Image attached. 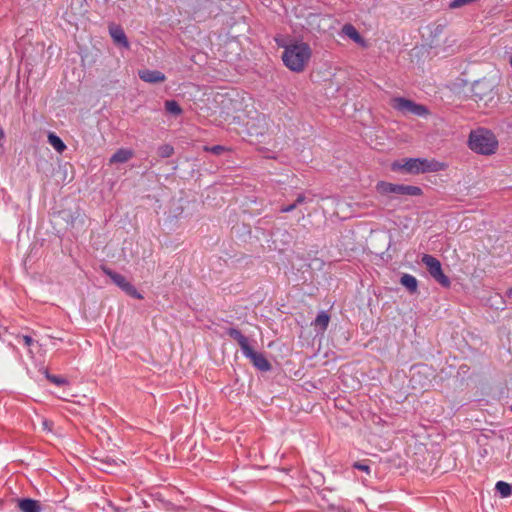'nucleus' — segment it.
Wrapping results in <instances>:
<instances>
[{
  "instance_id": "f8f14e48",
  "label": "nucleus",
  "mask_w": 512,
  "mask_h": 512,
  "mask_svg": "<svg viewBox=\"0 0 512 512\" xmlns=\"http://www.w3.org/2000/svg\"><path fill=\"white\" fill-rule=\"evenodd\" d=\"M131 149L120 148L110 158V163H126L133 157Z\"/></svg>"
},
{
  "instance_id": "5701e85b",
  "label": "nucleus",
  "mask_w": 512,
  "mask_h": 512,
  "mask_svg": "<svg viewBox=\"0 0 512 512\" xmlns=\"http://www.w3.org/2000/svg\"><path fill=\"white\" fill-rule=\"evenodd\" d=\"M353 468L358 469V470H361V471H363V472H365V473H367V474H369V473H370V471H371V469H370V466H369V465H367L366 463H361V462H355V463L353 464Z\"/></svg>"
},
{
  "instance_id": "9b49d317",
  "label": "nucleus",
  "mask_w": 512,
  "mask_h": 512,
  "mask_svg": "<svg viewBox=\"0 0 512 512\" xmlns=\"http://www.w3.org/2000/svg\"><path fill=\"white\" fill-rule=\"evenodd\" d=\"M18 508L21 512H41L39 501L31 498H23L18 500Z\"/></svg>"
},
{
  "instance_id": "c85d7f7f",
  "label": "nucleus",
  "mask_w": 512,
  "mask_h": 512,
  "mask_svg": "<svg viewBox=\"0 0 512 512\" xmlns=\"http://www.w3.org/2000/svg\"><path fill=\"white\" fill-rule=\"evenodd\" d=\"M415 376H416V373H414V374L412 375V377H411V381H412V382H416V378H415Z\"/></svg>"
},
{
  "instance_id": "393cba45",
  "label": "nucleus",
  "mask_w": 512,
  "mask_h": 512,
  "mask_svg": "<svg viewBox=\"0 0 512 512\" xmlns=\"http://www.w3.org/2000/svg\"><path fill=\"white\" fill-rule=\"evenodd\" d=\"M205 150L210 151L211 153H213L215 155H220L225 150V148L221 145H215L212 147H205Z\"/></svg>"
},
{
  "instance_id": "bb28decb",
  "label": "nucleus",
  "mask_w": 512,
  "mask_h": 512,
  "mask_svg": "<svg viewBox=\"0 0 512 512\" xmlns=\"http://www.w3.org/2000/svg\"><path fill=\"white\" fill-rule=\"evenodd\" d=\"M307 201V198L306 196L302 193V194H299L294 202V204H296V207L298 205H301L303 203H305Z\"/></svg>"
},
{
  "instance_id": "473e14b6",
  "label": "nucleus",
  "mask_w": 512,
  "mask_h": 512,
  "mask_svg": "<svg viewBox=\"0 0 512 512\" xmlns=\"http://www.w3.org/2000/svg\"><path fill=\"white\" fill-rule=\"evenodd\" d=\"M510 410L512 411V406L510 407Z\"/></svg>"
},
{
  "instance_id": "39448f33",
  "label": "nucleus",
  "mask_w": 512,
  "mask_h": 512,
  "mask_svg": "<svg viewBox=\"0 0 512 512\" xmlns=\"http://www.w3.org/2000/svg\"><path fill=\"white\" fill-rule=\"evenodd\" d=\"M391 106L404 116L415 115L426 117L429 115V110L425 105L418 104L404 97H394L391 100Z\"/></svg>"
},
{
  "instance_id": "cd10ccee",
  "label": "nucleus",
  "mask_w": 512,
  "mask_h": 512,
  "mask_svg": "<svg viewBox=\"0 0 512 512\" xmlns=\"http://www.w3.org/2000/svg\"><path fill=\"white\" fill-rule=\"evenodd\" d=\"M296 208V204L292 203L290 205H287V206H283L280 211L282 213H289V212H292L294 209Z\"/></svg>"
},
{
  "instance_id": "4be33fe9",
  "label": "nucleus",
  "mask_w": 512,
  "mask_h": 512,
  "mask_svg": "<svg viewBox=\"0 0 512 512\" xmlns=\"http://www.w3.org/2000/svg\"><path fill=\"white\" fill-rule=\"evenodd\" d=\"M17 339H21L23 344L28 348H30L35 343V340L29 335H18ZM29 354L31 357H33V352L31 349H29Z\"/></svg>"
},
{
  "instance_id": "f3484780",
  "label": "nucleus",
  "mask_w": 512,
  "mask_h": 512,
  "mask_svg": "<svg viewBox=\"0 0 512 512\" xmlns=\"http://www.w3.org/2000/svg\"><path fill=\"white\" fill-rule=\"evenodd\" d=\"M164 105L166 112L171 115L179 116L183 112L182 108L175 100H166Z\"/></svg>"
},
{
  "instance_id": "b1692460",
  "label": "nucleus",
  "mask_w": 512,
  "mask_h": 512,
  "mask_svg": "<svg viewBox=\"0 0 512 512\" xmlns=\"http://www.w3.org/2000/svg\"><path fill=\"white\" fill-rule=\"evenodd\" d=\"M482 88V84L477 82L474 87H473V96L479 100H482L483 99V93L481 91H478V90H481Z\"/></svg>"
},
{
  "instance_id": "c756f323",
  "label": "nucleus",
  "mask_w": 512,
  "mask_h": 512,
  "mask_svg": "<svg viewBox=\"0 0 512 512\" xmlns=\"http://www.w3.org/2000/svg\"><path fill=\"white\" fill-rule=\"evenodd\" d=\"M504 306L496 305V309H503Z\"/></svg>"
},
{
  "instance_id": "20e7f679",
  "label": "nucleus",
  "mask_w": 512,
  "mask_h": 512,
  "mask_svg": "<svg viewBox=\"0 0 512 512\" xmlns=\"http://www.w3.org/2000/svg\"><path fill=\"white\" fill-rule=\"evenodd\" d=\"M468 145L477 154L492 155L497 151L498 140L490 130L479 128L470 132Z\"/></svg>"
},
{
  "instance_id": "1a4fd4ad",
  "label": "nucleus",
  "mask_w": 512,
  "mask_h": 512,
  "mask_svg": "<svg viewBox=\"0 0 512 512\" xmlns=\"http://www.w3.org/2000/svg\"><path fill=\"white\" fill-rule=\"evenodd\" d=\"M139 78L150 84L161 83L166 80L164 73L158 70L142 69L138 71Z\"/></svg>"
},
{
  "instance_id": "6e6552de",
  "label": "nucleus",
  "mask_w": 512,
  "mask_h": 512,
  "mask_svg": "<svg viewBox=\"0 0 512 512\" xmlns=\"http://www.w3.org/2000/svg\"><path fill=\"white\" fill-rule=\"evenodd\" d=\"M102 271L128 296L139 300L143 299V295L139 293L137 289L129 281H127V279L122 274H119L107 267H102Z\"/></svg>"
},
{
  "instance_id": "0eeeda50",
  "label": "nucleus",
  "mask_w": 512,
  "mask_h": 512,
  "mask_svg": "<svg viewBox=\"0 0 512 512\" xmlns=\"http://www.w3.org/2000/svg\"><path fill=\"white\" fill-rule=\"evenodd\" d=\"M422 263L426 266L431 277L441 286L445 288L450 286V279L443 273L441 263L437 258L429 254H424Z\"/></svg>"
},
{
  "instance_id": "412c9836",
  "label": "nucleus",
  "mask_w": 512,
  "mask_h": 512,
  "mask_svg": "<svg viewBox=\"0 0 512 512\" xmlns=\"http://www.w3.org/2000/svg\"><path fill=\"white\" fill-rule=\"evenodd\" d=\"M477 1L478 0H452L448 4V7L450 9H458V8H461L463 6L472 4V3L477 2Z\"/></svg>"
},
{
  "instance_id": "ddd939ff",
  "label": "nucleus",
  "mask_w": 512,
  "mask_h": 512,
  "mask_svg": "<svg viewBox=\"0 0 512 512\" xmlns=\"http://www.w3.org/2000/svg\"><path fill=\"white\" fill-rule=\"evenodd\" d=\"M400 284L403 285L410 293L417 292L418 281L416 277L411 274H403L400 278Z\"/></svg>"
},
{
  "instance_id": "aec40b11",
  "label": "nucleus",
  "mask_w": 512,
  "mask_h": 512,
  "mask_svg": "<svg viewBox=\"0 0 512 512\" xmlns=\"http://www.w3.org/2000/svg\"><path fill=\"white\" fill-rule=\"evenodd\" d=\"M45 376L46 378L53 384L57 386H62L67 383V380L61 376L51 375L48 373L47 370H45Z\"/></svg>"
},
{
  "instance_id": "f03ea898",
  "label": "nucleus",
  "mask_w": 512,
  "mask_h": 512,
  "mask_svg": "<svg viewBox=\"0 0 512 512\" xmlns=\"http://www.w3.org/2000/svg\"><path fill=\"white\" fill-rule=\"evenodd\" d=\"M391 168L393 171L403 170L411 174H420L443 171L446 168V164L435 159L407 158L403 161L393 162Z\"/></svg>"
},
{
  "instance_id": "6ab92c4d",
  "label": "nucleus",
  "mask_w": 512,
  "mask_h": 512,
  "mask_svg": "<svg viewBox=\"0 0 512 512\" xmlns=\"http://www.w3.org/2000/svg\"><path fill=\"white\" fill-rule=\"evenodd\" d=\"M157 152H158V155L161 158H169V157H171L173 155L174 148L170 144H163V145L158 147Z\"/></svg>"
},
{
  "instance_id": "a211bd4d",
  "label": "nucleus",
  "mask_w": 512,
  "mask_h": 512,
  "mask_svg": "<svg viewBox=\"0 0 512 512\" xmlns=\"http://www.w3.org/2000/svg\"><path fill=\"white\" fill-rule=\"evenodd\" d=\"M495 490L502 498L511 496V484L505 481H498L495 485Z\"/></svg>"
},
{
  "instance_id": "7c9ffc66",
  "label": "nucleus",
  "mask_w": 512,
  "mask_h": 512,
  "mask_svg": "<svg viewBox=\"0 0 512 512\" xmlns=\"http://www.w3.org/2000/svg\"><path fill=\"white\" fill-rule=\"evenodd\" d=\"M510 65L512 67V55H511V58H510Z\"/></svg>"
},
{
  "instance_id": "4468645a",
  "label": "nucleus",
  "mask_w": 512,
  "mask_h": 512,
  "mask_svg": "<svg viewBox=\"0 0 512 512\" xmlns=\"http://www.w3.org/2000/svg\"><path fill=\"white\" fill-rule=\"evenodd\" d=\"M342 32L345 36L349 37L356 43L362 44L364 42L360 33L357 31V29L352 24H345L342 27Z\"/></svg>"
},
{
  "instance_id": "9d476101",
  "label": "nucleus",
  "mask_w": 512,
  "mask_h": 512,
  "mask_svg": "<svg viewBox=\"0 0 512 512\" xmlns=\"http://www.w3.org/2000/svg\"><path fill=\"white\" fill-rule=\"evenodd\" d=\"M109 34L113 42L123 48H129V42L123 28L119 25L112 24L109 26Z\"/></svg>"
},
{
  "instance_id": "7ed1b4c3",
  "label": "nucleus",
  "mask_w": 512,
  "mask_h": 512,
  "mask_svg": "<svg viewBox=\"0 0 512 512\" xmlns=\"http://www.w3.org/2000/svg\"><path fill=\"white\" fill-rule=\"evenodd\" d=\"M227 335H229L232 339L237 341L239 344L243 355L250 359L252 364L260 371L267 372L271 370L270 362L265 358L264 354L261 352L254 351L248 341V338L244 336L240 330L230 327L226 330Z\"/></svg>"
},
{
  "instance_id": "dca6fc26",
  "label": "nucleus",
  "mask_w": 512,
  "mask_h": 512,
  "mask_svg": "<svg viewBox=\"0 0 512 512\" xmlns=\"http://www.w3.org/2000/svg\"><path fill=\"white\" fill-rule=\"evenodd\" d=\"M48 143L58 152L63 153V151L66 149L65 143L62 141V139L57 136L55 133L50 132L48 134Z\"/></svg>"
},
{
  "instance_id": "423d86ee",
  "label": "nucleus",
  "mask_w": 512,
  "mask_h": 512,
  "mask_svg": "<svg viewBox=\"0 0 512 512\" xmlns=\"http://www.w3.org/2000/svg\"><path fill=\"white\" fill-rule=\"evenodd\" d=\"M376 191L383 195H407V196H420L422 195V189L418 186L394 184L386 181H379L376 184Z\"/></svg>"
},
{
  "instance_id": "a878e982",
  "label": "nucleus",
  "mask_w": 512,
  "mask_h": 512,
  "mask_svg": "<svg viewBox=\"0 0 512 512\" xmlns=\"http://www.w3.org/2000/svg\"><path fill=\"white\" fill-rule=\"evenodd\" d=\"M4 144H5V132H4V129L0 126V152L1 153H4V151H5Z\"/></svg>"
},
{
  "instance_id": "2eb2a0df",
  "label": "nucleus",
  "mask_w": 512,
  "mask_h": 512,
  "mask_svg": "<svg viewBox=\"0 0 512 512\" xmlns=\"http://www.w3.org/2000/svg\"><path fill=\"white\" fill-rule=\"evenodd\" d=\"M329 321L330 316L325 311H321L315 318L313 325L315 329L324 332L328 327Z\"/></svg>"
},
{
  "instance_id": "f257e3e1",
  "label": "nucleus",
  "mask_w": 512,
  "mask_h": 512,
  "mask_svg": "<svg viewBox=\"0 0 512 512\" xmlns=\"http://www.w3.org/2000/svg\"><path fill=\"white\" fill-rule=\"evenodd\" d=\"M282 47L284 48L281 56L283 64L292 72H303L312 57L311 47L302 41H292Z\"/></svg>"
},
{
  "instance_id": "2f4dec72",
  "label": "nucleus",
  "mask_w": 512,
  "mask_h": 512,
  "mask_svg": "<svg viewBox=\"0 0 512 512\" xmlns=\"http://www.w3.org/2000/svg\"><path fill=\"white\" fill-rule=\"evenodd\" d=\"M511 495H512V484H511Z\"/></svg>"
}]
</instances>
